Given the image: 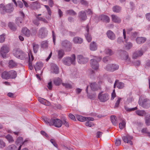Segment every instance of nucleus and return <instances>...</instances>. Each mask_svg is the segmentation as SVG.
Segmentation results:
<instances>
[{
  "mask_svg": "<svg viewBox=\"0 0 150 150\" xmlns=\"http://www.w3.org/2000/svg\"><path fill=\"white\" fill-rule=\"evenodd\" d=\"M9 50V48L6 45H4L0 49L1 54L3 58L6 57V54L8 53Z\"/></svg>",
  "mask_w": 150,
  "mask_h": 150,
  "instance_id": "8",
  "label": "nucleus"
},
{
  "mask_svg": "<svg viewBox=\"0 0 150 150\" xmlns=\"http://www.w3.org/2000/svg\"><path fill=\"white\" fill-rule=\"evenodd\" d=\"M93 58L90 61V63L92 68L95 70L98 69L99 67L98 62L100 61L101 58L100 57L93 56Z\"/></svg>",
  "mask_w": 150,
  "mask_h": 150,
  "instance_id": "3",
  "label": "nucleus"
},
{
  "mask_svg": "<svg viewBox=\"0 0 150 150\" xmlns=\"http://www.w3.org/2000/svg\"><path fill=\"white\" fill-rule=\"evenodd\" d=\"M33 50L35 53H37L39 47V45L38 44L33 43Z\"/></svg>",
  "mask_w": 150,
  "mask_h": 150,
  "instance_id": "43",
  "label": "nucleus"
},
{
  "mask_svg": "<svg viewBox=\"0 0 150 150\" xmlns=\"http://www.w3.org/2000/svg\"><path fill=\"white\" fill-rule=\"evenodd\" d=\"M30 6L32 8L33 10H36L40 8V4L39 2L36 1L32 2L30 4Z\"/></svg>",
  "mask_w": 150,
  "mask_h": 150,
  "instance_id": "18",
  "label": "nucleus"
},
{
  "mask_svg": "<svg viewBox=\"0 0 150 150\" xmlns=\"http://www.w3.org/2000/svg\"><path fill=\"white\" fill-rule=\"evenodd\" d=\"M23 138L22 137H20L17 139L16 141V143L17 145L20 144V145H22L24 144V143L26 141V140H25L23 142Z\"/></svg>",
  "mask_w": 150,
  "mask_h": 150,
  "instance_id": "26",
  "label": "nucleus"
},
{
  "mask_svg": "<svg viewBox=\"0 0 150 150\" xmlns=\"http://www.w3.org/2000/svg\"><path fill=\"white\" fill-rule=\"evenodd\" d=\"M8 72L10 78L13 79L16 78L17 76V73L15 71L11 70Z\"/></svg>",
  "mask_w": 150,
  "mask_h": 150,
  "instance_id": "29",
  "label": "nucleus"
},
{
  "mask_svg": "<svg viewBox=\"0 0 150 150\" xmlns=\"http://www.w3.org/2000/svg\"><path fill=\"white\" fill-rule=\"evenodd\" d=\"M34 58L33 55H31V57L29 55L28 66L29 69L32 70L33 69L32 61L34 60Z\"/></svg>",
  "mask_w": 150,
  "mask_h": 150,
  "instance_id": "23",
  "label": "nucleus"
},
{
  "mask_svg": "<svg viewBox=\"0 0 150 150\" xmlns=\"http://www.w3.org/2000/svg\"><path fill=\"white\" fill-rule=\"evenodd\" d=\"M22 33L27 37H29L30 35V30L26 27L23 28Z\"/></svg>",
  "mask_w": 150,
  "mask_h": 150,
  "instance_id": "24",
  "label": "nucleus"
},
{
  "mask_svg": "<svg viewBox=\"0 0 150 150\" xmlns=\"http://www.w3.org/2000/svg\"><path fill=\"white\" fill-rule=\"evenodd\" d=\"M80 2L82 4L85 6L87 5L88 4V2L85 0H81Z\"/></svg>",
  "mask_w": 150,
  "mask_h": 150,
  "instance_id": "64",
  "label": "nucleus"
},
{
  "mask_svg": "<svg viewBox=\"0 0 150 150\" xmlns=\"http://www.w3.org/2000/svg\"><path fill=\"white\" fill-rule=\"evenodd\" d=\"M119 66L117 65L114 64H109L107 65L105 69L108 71H113L117 69Z\"/></svg>",
  "mask_w": 150,
  "mask_h": 150,
  "instance_id": "12",
  "label": "nucleus"
},
{
  "mask_svg": "<svg viewBox=\"0 0 150 150\" xmlns=\"http://www.w3.org/2000/svg\"><path fill=\"white\" fill-rule=\"evenodd\" d=\"M132 47V44L130 42H128L126 45V47L127 49H129Z\"/></svg>",
  "mask_w": 150,
  "mask_h": 150,
  "instance_id": "59",
  "label": "nucleus"
},
{
  "mask_svg": "<svg viewBox=\"0 0 150 150\" xmlns=\"http://www.w3.org/2000/svg\"><path fill=\"white\" fill-rule=\"evenodd\" d=\"M8 150H17V148L16 146L12 144L8 147Z\"/></svg>",
  "mask_w": 150,
  "mask_h": 150,
  "instance_id": "50",
  "label": "nucleus"
},
{
  "mask_svg": "<svg viewBox=\"0 0 150 150\" xmlns=\"http://www.w3.org/2000/svg\"><path fill=\"white\" fill-rule=\"evenodd\" d=\"M73 42L75 44H81L83 42V40L81 38L75 37L73 39Z\"/></svg>",
  "mask_w": 150,
  "mask_h": 150,
  "instance_id": "27",
  "label": "nucleus"
},
{
  "mask_svg": "<svg viewBox=\"0 0 150 150\" xmlns=\"http://www.w3.org/2000/svg\"><path fill=\"white\" fill-rule=\"evenodd\" d=\"M146 38L143 37H138L136 39V41L138 44H141L144 43L146 41Z\"/></svg>",
  "mask_w": 150,
  "mask_h": 150,
  "instance_id": "21",
  "label": "nucleus"
},
{
  "mask_svg": "<svg viewBox=\"0 0 150 150\" xmlns=\"http://www.w3.org/2000/svg\"><path fill=\"white\" fill-rule=\"evenodd\" d=\"M5 146V143L2 140L0 139V148H3Z\"/></svg>",
  "mask_w": 150,
  "mask_h": 150,
  "instance_id": "58",
  "label": "nucleus"
},
{
  "mask_svg": "<svg viewBox=\"0 0 150 150\" xmlns=\"http://www.w3.org/2000/svg\"><path fill=\"white\" fill-rule=\"evenodd\" d=\"M33 23L35 25L38 26L40 24V23L39 20L37 18L33 20Z\"/></svg>",
  "mask_w": 150,
  "mask_h": 150,
  "instance_id": "54",
  "label": "nucleus"
},
{
  "mask_svg": "<svg viewBox=\"0 0 150 150\" xmlns=\"http://www.w3.org/2000/svg\"><path fill=\"white\" fill-rule=\"evenodd\" d=\"M5 34H3L2 35H0V42L3 43V42L5 40Z\"/></svg>",
  "mask_w": 150,
  "mask_h": 150,
  "instance_id": "53",
  "label": "nucleus"
},
{
  "mask_svg": "<svg viewBox=\"0 0 150 150\" xmlns=\"http://www.w3.org/2000/svg\"><path fill=\"white\" fill-rule=\"evenodd\" d=\"M64 54V51L62 49H60L58 52V56L59 59H61Z\"/></svg>",
  "mask_w": 150,
  "mask_h": 150,
  "instance_id": "38",
  "label": "nucleus"
},
{
  "mask_svg": "<svg viewBox=\"0 0 150 150\" xmlns=\"http://www.w3.org/2000/svg\"><path fill=\"white\" fill-rule=\"evenodd\" d=\"M101 19L103 21L106 23H109L110 21V18L107 16L105 15H102L100 16Z\"/></svg>",
  "mask_w": 150,
  "mask_h": 150,
  "instance_id": "33",
  "label": "nucleus"
},
{
  "mask_svg": "<svg viewBox=\"0 0 150 150\" xmlns=\"http://www.w3.org/2000/svg\"><path fill=\"white\" fill-rule=\"evenodd\" d=\"M14 54L16 57L21 59L25 58V54L21 50H17Z\"/></svg>",
  "mask_w": 150,
  "mask_h": 150,
  "instance_id": "13",
  "label": "nucleus"
},
{
  "mask_svg": "<svg viewBox=\"0 0 150 150\" xmlns=\"http://www.w3.org/2000/svg\"><path fill=\"white\" fill-rule=\"evenodd\" d=\"M121 99L120 98H118L117 100L116 101L115 105V107L117 108L118 107L120 100Z\"/></svg>",
  "mask_w": 150,
  "mask_h": 150,
  "instance_id": "62",
  "label": "nucleus"
},
{
  "mask_svg": "<svg viewBox=\"0 0 150 150\" xmlns=\"http://www.w3.org/2000/svg\"><path fill=\"white\" fill-rule=\"evenodd\" d=\"M23 19L22 18L18 17L16 20V22L18 25L20 26V24L22 23Z\"/></svg>",
  "mask_w": 150,
  "mask_h": 150,
  "instance_id": "48",
  "label": "nucleus"
},
{
  "mask_svg": "<svg viewBox=\"0 0 150 150\" xmlns=\"http://www.w3.org/2000/svg\"><path fill=\"white\" fill-rule=\"evenodd\" d=\"M125 109L127 111L130 112L131 111H134L137 109V107H135L133 108H129L125 106Z\"/></svg>",
  "mask_w": 150,
  "mask_h": 150,
  "instance_id": "52",
  "label": "nucleus"
},
{
  "mask_svg": "<svg viewBox=\"0 0 150 150\" xmlns=\"http://www.w3.org/2000/svg\"><path fill=\"white\" fill-rule=\"evenodd\" d=\"M17 6H18L20 8H22L23 6L22 2L20 1H18L17 2V5H16Z\"/></svg>",
  "mask_w": 150,
  "mask_h": 150,
  "instance_id": "61",
  "label": "nucleus"
},
{
  "mask_svg": "<svg viewBox=\"0 0 150 150\" xmlns=\"http://www.w3.org/2000/svg\"><path fill=\"white\" fill-rule=\"evenodd\" d=\"M39 37L41 38H45L47 36L48 31L44 27L41 28L39 30Z\"/></svg>",
  "mask_w": 150,
  "mask_h": 150,
  "instance_id": "6",
  "label": "nucleus"
},
{
  "mask_svg": "<svg viewBox=\"0 0 150 150\" xmlns=\"http://www.w3.org/2000/svg\"><path fill=\"white\" fill-rule=\"evenodd\" d=\"M97 45L94 42H91L90 45V49L91 51H95L97 50Z\"/></svg>",
  "mask_w": 150,
  "mask_h": 150,
  "instance_id": "25",
  "label": "nucleus"
},
{
  "mask_svg": "<svg viewBox=\"0 0 150 150\" xmlns=\"http://www.w3.org/2000/svg\"><path fill=\"white\" fill-rule=\"evenodd\" d=\"M5 6L2 4L0 5V11H5Z\"/></svg>",
  "mask_w": 150,
  "mask_h": 150,
  "instance_id": "63",
  "label": "nucleus"
},
{
  "mask_svg": "<svg viewBox=\"0 0 150 150\" xmlns=\"http://www.w3.org/2000/svg\"><path fill=\"white\" fill-rule=\"evenodd\" d=\"M62 124L63 125H64L67 127H69V124L65 119H64L63 120Z\"/></svg>",
  "mask_w": 150,
  "mask_h": 150,
  "instance_id": "60",
  "label": "nucleus"
},
{
  "mask_svg": "<svg viewBox=\"0 0 150 150\" xmlns=\"http://www.w3.org/2000/svg\"><path fill=\"white\" fill-rule=\"evenodd\" d=\"M62 85L66 88H71V85L69 83H62Z\"/></svg>",
  "mask_w": 150,
  "mask_h": 150,
  "instance_id": "56",
  "label": "nucleus"
},
{
  "mask_svg": "<svg viewBox=\"0 0 150 150\" xmlns=\"http://www.w3.org/2000/svg\"><path fill=\"white\" fill-rule=\"evenodd\" d=\"M61 47L63 49L66 51H70L71 49L72 45L69 41L65 40L61 43Z\"/></svg>",
  "mask_w": 150,
  "mask_h": 150,
  "instance_id": "4",
  "label": "nucleus"
},
{
  "mask_svg": "<svg viewBox=\"0 0 150 150\" xmlns=\"http://www.w3.org/2000/svg\"><path fill=\"white\" fill-rule=\"evenodd\" d=\"M51 142L53 144V145L56 147H58V145L57 144L55 141L53 139H51L50 140Z\"/></svg>",
  "mask_w": 150,
  "mask_h": 150,
  "instance_id": "57",
  "label": "nucleus"
},
{
  "mask_svg": "<svg viewBox=\"0 0 150 150\" xmlns=\"http://www.w3.org/2000/svg\"><path fill=\"white\" fill-rule=\"evenodd\" d=\"M38 20H39V21H42L43 22H44V23H48V21L44 17H37V18H36Z\"/></svg>",
  "mask_w": 150,
  "mask_h": 150,
  "instance_id": "49",
  "label": "nucleus"
},
{
  "mask_svg": "<svg viewBox=\"0 0 150 150\" xmlns=\"http://www.w3.org/2000/svg\"><path fill=\"white\" fill-rule=\"evenodd\" d=\"M136 113L140 116H143L145 114V112L144 110H137L136 111Z\"/></svg>",
  "mask_w": 150,
  "mask_h": 150,
  "instance_id": "46",
  "label": "nucleus"
},
{
  "mask_svg": "<svg viewBox=\"0 0 150 150\" xmlns=\"http://www.w3.org/2000/svg\"><path fill=\"white\" fill-rule=\"evenodd\" d=\"M121 8L118 6H115L112 8L113 11L115 12L119 13L120 12L121 10Z\"/></svg>",
  "mask_w": 150,
  "mask_h": 150,
  "instance_id": "34",
  "label": "nucleus"
},
{
  "mask_svg": "<svg viewBox=\"0 0 150 150\" xmlns=\"http://www.w3.org/2000/svg\"><path fill=\"white\" fill-rule=\"evenodd\" d=\"M12 6L10 4H8L5 6V11L7 12L11 13L12 11Z\"/></svg>",
  "mask_w": 150,
  "mask_h": 150,
  "instance_id": "32",
  "label": "nucleus"
},
{
  "mask_svg": "<svg viewBox=\"0 0 150 150\" xmlns=\"http://www.w3.org/2000/svg\"><path fill=\"white\" fill-rule=\"evenodd\" d=\"M89 26L87 25L86 28V33H85V38L88 42H90L92 40V38L90 34L89 33Z\"/></svg>",
  "mask_w": 150,
  "mask_h": 150,
  "instance_id": "14",
  "label": "nucleus"
},
{
  "mask_svg": "<svg viewBox=\"0 0 150 150\" xmlns=\"http://www.w3.org/2000/svg\"><path fill=\"white\" fill-rule=\"evenodd\" d=\"M98 98L101 102H105L108 100L109 98V95L107 93H100L98 95Z\"/></svg>",
  "mask_w": 150,
  "mask_h": 150,
  "instance_id": "5",
  "label": "nucleus"
},
{
  "mask_svg": "<svg viewBox=\"0 0 150 150\" xmlns=\"http://www.w3.org/2000/svg\"><path fill=\"white\" fill-rule=\"evenodd\" d=\"M85 125L87 126L91 127L94 126V124L92 122L88 121L85 123Z\"/></svg>",
  "mask_w": 150,
  "mask_h": 150,
  "instance_id": "55",
  "label": "nucleus"
},
{
  "mask_svg": "<svg viewBox=\"0 0 150 150\" xmlns=\"http://www.w3.org/2000/svg\"><path fill=\"white\" fill-rule=\"evenodd\" d=\"M76 117L77 119L80 121L83 122L86 121L85 117H84L82 116L78 115H76Z\"/></svg>",
  "mask_w": 150,
  "mask_h": 150,
  "instance_id": "37",
  "label": "nucleus"
},
{
  "mask_svg": "<svg viewBox=\"0 0 150 150\" xmlns=\"http://www.w3.org/2000/svg\"><path fill=\"white\" fill-rule=\"evenodd\" d=\"M66 13L69 15L73 16L76 15L77 14L76 12L72 9L67 10L66 11Z\"/></svg>",
  "mask_w": 150,
  "mask_h": 150,
  "instance_id": "40",
  "label": "nucleus"
},
{
  "mask_svg": "<svg viewBox=\"0 0 150 150\" xmlns=\"http://www.w3.org/2000/svg\"><path fill=\"white\" fill-rule=\"evenodd\" d=\"M44 121L47 124H48L50 126L54 125L56 127H61L62 124V122L60 120L56 118L49 119L45 118L44 119Z\"/></svg>",
  "mask_w": 150,
  "mask_h": 150,
  "instance_id": "1",
  "label": "nucleus"
},
{
  "mask_svg": "<svg viewBox=\"0 0 150 150\" xmlns=\"http://www.w3.org/2000/svg\"><path fill=\"white\" fill-rule=\"evenodd\" d=\"M126 123L124 120H122V122L119 124V127L121 129H123L125 126Z\"/></svg>",
  "mask_w": 150,
  "mask_h": 150,
  "instance_id": "45",
  "label": "nucleus"
},
{
  "mask_svg": "<svg viewBox=\"0 0 150 150\" xmlns=\"http://www.w3.org/2000/svg\"><path fill=\"white\" fill-rule=\"evenodd\" d=\"M5 137L10 143H12L14 142V140L13 139V137L9 134H8L6 136H5Z\"/></svg>",
  "mask_w": 150,
  "mask_h": 150,
  "instance_id": "42",
  "label": "nucleus"
},
{
  "mask_svg": "<svg viewBox=\"0 0 150 150\" xmlns=\"http://www.w3.org/2000/svg\"><path fill=\"white\" fill-rule=\"evenodd\" d=\"M16 65V63L12 60L9 61L8 63V67L10 68H13Z\"/></svg>",
  "mask_w": 150,
  "mask_h": 150,
  "instance_id": "36",
  "label": "nucleus"
},
{
  "mask_svg": "<svg viewBox=\"0 0 150 150\" xmlns=\"http://www.w3.org/2000/svg\"><path fill=\"white\" fill-rule=\"evenodd\" d=\"M44 6L46 8L47 11V13L49 15V16H48L46 18L48 20L50 19L51 18V16L52 14V12L51 11V10L50 8L48 6L46 5H44Z\"/></svg>",
  "mask_w": 150,
  "mask_h": 150,
  "instance_id": "31",
  "label": "nucleus"
},
{
  "mask_svg": "<svg viewBox=\"0 0 150 150\" xmlns=\"http://www.w3.org/2000/svg\"><path fill=\"white\" fill-rule=\"evenodd\" d=\"M52 69L53 71V73L55 74H57L59 72V69L58 67L56 66H54L52 67Z\"/></svg>",
  "mask_w": 150,
  "mask_h": 150,
  "instance_id": "47",
  "label": "nucleus"
},
{
  "mask_svg": "<svg viewBox=\"0 0 150 150\" xmlns=\"http://www.w3.org/2000/svg\"><path fill=\"white\" fill-rule=\"evenodd\" d=\"M118 53L122 59L127 61L129 60V59L128 58V54L126 51L120 50L118 52Z\"/></svg>",
  "mask_w": 150,
  "mask_h": 150,
  "instance_id": "7",
  "label": "nucleus"
},
{
  "mask_svg": "<svg viewBox=\"0 0 150 150\" xmlns=\"http://www.w3.org/2000/svg\"><path fill=\"white\" fill-rule=\"evenodd\" d=\"M9 72L4 71L1 74V77L4 79H10Z\"/></svg>",
  "mask_w": 150,
  "mask_h": 150,
  "instance_id": "28",
  "label": "nucleus"
},
{
  "mask_svg": "<svg viewBox=\"0 0 150 150\" xmlns=\"http://www.w3.org/2000/svg\"><path fill=\"white\" fill-rule=\"evenodd\" d=\"M79 17L81 20L84 21L87 18V16L85 12L82 11L79 13Z\"/></svg>",
  "mask_w": 150,
  "mask_h": 150,
  "instance_id": "19",
  "label": "nucleus"
},
{
  "mask_svg": "<svg viewBox=\"0 0 150 150\" xmlns=\"http://www.w3.org/2000/svg\"><path fill=\"white\" fill-rule=\"evenodd\" d=\"M61 80L59 78H55L54 80V82L55 84L57 86L59 85L61 83Z\"/></svg>",
  "mask_w": 150,
  "mask_h": 150,
  "instance_id": "39",
  "label": "nucleus"
},
{
  "mask_svg": "<svg viewBox=\"0 0 150 150\" xmlns=\"http://www.w3.org/2000/svg\"><path fill=\"white\" fill-rule=\"evenodd\" d=\"M116 86L118 88L121 89L124 87L125 84L122 82H119L118 80H116L114 84V88H115Z\"/></svg>",
  "mask_w": 150,
  "mask_h": 150,
  "instance_id": "16",
  "label": "nucleus"
},
{
  "mask_svg": "<svg viewBox=\"0 0 150 150\" xmlns=\"http://www.w3.org/2000/svg\"><path fill=\"white\" fill-rule=\"evenodd\" d=\"M149 100L147 98L144 99L143 100L139 99V103L141 106L144 108H148L149 106V104L147 103Z\"/></svg>",
  "mask_w": 150,
  "mask_h": 150,
  "instance_id": "11",
  "label": "nucleus"
},
{
  "mask_svg": "<svg viewBox=\"0 0 150 150\" xmlns=\"http://www.w3.org/2000/svg\"><path fill=\"white\" fill-rule=\"evenodd\" d=\"M43 64L41 62H38L34 66V68L36 71L40 70L42 67Z\"/></svg>",
  "mask_w": 150,
  "mask_h": 150,
  "instance_id": "30",
  "label": "nucleus"
},
{
  "mask_svg": "<svg viewBox=\"0 0 150 150\" xmlns=\"http://www.w3.org/2000/svg\"><path fill=\"white\" fill-rule=\"evenodd\" d=\"M8 26L13 31H15L16 29V27L14 26V24L13 23H9Z\"/></svg>",
  "mask_w": 150,
  "mask_h": 150,
  "instance_id": "44",
  "label": "nucleus"
},
{
  "mask_svg": "<svg viewBox=\"0 0 150 150\" xmlns=\"http://www.w3.org/2000/svg\"><path fill=\"white\" fill-rule=\"evenodd\" d=\"M133 139L132 136L129 134H127L122 137V139L124 142L129 144L130 145H132V142L131 140Z\"/></svg>",
  "mask_w": 150,
  "mask_h": 150,
  "instance_id": "10",
  "label": "nucleus"
},
{
  "mask_svg": "<svg viewBox=\"0 0 150 150\" xmlns=\"http://www.w3.org/2000/svg\"><path fill=\"white\" fill-rule=\"evenodd\" d=\"M111 120L112 124L115 125H116L117 124V122L116 120V117L114 115H112L110 117Z\"/></svg>",
  "mask_w": 150,
  "mask_h": 150,
  "instance_id": "41",
  "label": "nucleus"
},
{
  "mask_svg": "<svg viewBox=\"0 0 150 150\" xmlns=\"http://www.w3.org/2000/svg\"><path fill=\"white\" fill-rule=\"evenodd\" d=\"M77 59L78 62L80 64H85L88 61V59L87 58L83 57L81 55H78Z\"/></svg>",
  "mask_w": 150,
  "mask_h": 150,
  "instance_id": "15",
  "label": "nucleus"
},
{
  "mask_svg": "<svg viewBox=\"0 0 150 150\" xmlns=\"http://www.w3.org/2000/svg\"><path fill=\"white\" fill-rule=\"evenodd\" d=\"M76 57L74 54H73L70 57L64 58L62 60V62L64 64L67 66H69L71 64L74 65Z\"/></svg>",
  "mask_w": 150,
  "mask_h": 150,
  "instance_id": "2",
  "label": "nucleus"
},
{
  "mask_svg": "<svg viewBox=\"0 0 150 150\" xmlns=\"http://www.w3.org/2000/svg\"><path fill=\"white\" fill-rule=\"evenodd\" d=\"M105 53L107 54L112 55L114 54V52L111 49L109 48H107L105 50Z\"/></svg>",
  "mask_w": 150,
  "mask_h": 150,
  "instance_id": "35",
  "label": "nucleus"
},
{
  "mask_svg": "<svg viewBox=\"0 0 150 150\" xmlns=\"http://www.w3.org/2000/svg\"><path fill=\"white\" fill-rule=\"evenodd\" d=\"M106 34L108 37L112 40H113L115 39V34L110 30L108 31Z\"/></svg>",
  "mask_w": 150,
  "mask_h": 150,
  "instance_id": "17",
  "label": "nucleus"
},
{
  "mask_svg": "<svg viewBox=\"0 0 150 150\" xmlns=\"http://www.w3.org/2000/svg\"><path fill=\"white\" fill-rule=\"evenodd\" d=\"M90 86L91 89L93 91H97L99 88V87L96 82L91 83L90 84Z\"/></svg>",
  "mask_w": 150,
  "mask_h": 150,
  "instance_id": "22",
  "label": "nucleus"
},
{
  "mask_svg": "<svg viewBox=\"0 0 150 150\" xmlns=\"http://www.w3.org/2000/svg\"><path fill=\"white\" fill-rule=\"evenodd\" d=\"M145 51L141 48L139 50L135 51L133 54V58L136 59L139 57H141L143 55Z\"/></svg>",
  "mask_w": 150,
  "mask_h": 150,
  "instance_id": "9",
  "label": "nucleus"
},
{
  "mask_svg": "<svg viewBox=\"0 0 150 150\" xmlns=\"http://www.w3.org/2000/svg\"><path fill=\"white\" fill-rule=\"evenodd\" d=\"M41 45L42 47L46 48L47 47V42L46 41H42L41 43Z\"/></svg>",
  "mask_w": 150,
  "mask_h": 150,
  "instance_id": "51",
  "label": "nucleus"
},
{
  "mask_svg": "<svg viewBox=\"0 0 150 150\" xmlns=\"http://www.w3.org/2000/svg\"><path fill=\"white\" fill-rule=\"evenodd\" d=\"M112 21L114 22L117 23H120L121 21L120 18L115 15H111Z\"/></svg>",
  "mask_w": 150,
  "mask_h": 150,
  "instance_id": "20",
  "label": "nucleus"
}]
</instances>
